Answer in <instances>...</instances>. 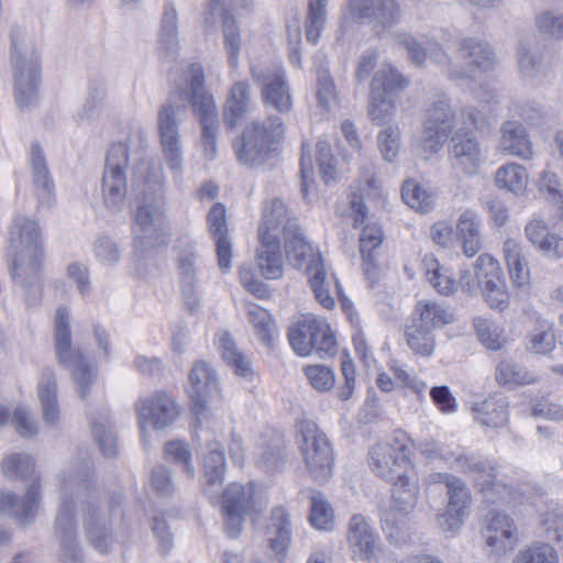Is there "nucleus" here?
<instances>
[{"label":"nucleus","instance_id":"nucleus-36","mask_svg":"<svg viewBox=\"0 0 563 563\" xmlns=\"http://www.w3.org/2000/svg\"><path fill=\"white\" fill-rule=\"evenodd\" d=\"M528 241L544 256L560 258L563 256V238L549 231L540 218L531 219L525 227Z\"/></svg>","mask_w":563,"mask_h":563},{"label":"nucleus","instance_id":"nucleus-14","mask_svg":"<svg viewBox=\"0 0 563 563\" xmlns=\"http://www.w3.org/2000/svg\"><path fill=\"white\" fill-rule=\"evenodd\" d=\"M165 195L163 184H147L136 211V222L140 228L139 238L144 244L154 246L153 240H158L164 233L166 221L164 217Z\"/></svg>","mask_w":563,"mask_h":563},{"label":"nucleus","instance_id":"nucleus-56","mask_svg":"<svg viewBox=\"0 0 563 563\" xmlns=\"http://www.w3.org/2000/svg\"><path fill=\"white\" fill-rule=\"evenodd\" d=\"M406 341L410 350L421 356H430L435 346L433 332L412 322L406 329Z\"/></svg>","mask_w":563,"mask_h":563},{"label":"nucleus","instance_id":"nucleus-62","mask_svg":"<svg viewBox=\"0 0 563 563\" xmlns=\"http://www.w3.org/2000/svg\"><path fill=\"white\" fill-rule=\"evenodd\" d=\"M497 467H494V475L492 478L487 481V483L483 482L479 486L481 490L484 493L485 498L492 503H511L515 500V489L511 485L505 484L501 481L497 479Z\"/></svg>","mask_w":563,"mask_h":563},{"label":"nucleus","instance_id":"nucleus-39","mask_svg":"<svg viewBox=\"0 0 563 563\" xmlns=\"http://www.w3.org/2000/svg\"><path fill=\"white\" fill-rule=\"evenodd\" d=\"M10 244L20 253L43 252L37 223L23 216L15 217L10 231Z\"/></svg>","mask_w":563,"mask_h":563},{"label":"nucleus","instance_id":"nucleus-12","mask_svg":"<svg viewBox=\"0 0 563 563\" xmlns=\"http://www.w3.org/2000/svg\"><path fill=\"white\" fill-rule=\"evenodd\" d=\"M251 76L261 88L263 103L278 113H288L292 109L294 99L286 70L279 63L265 68L251 67Z\"/></svg>","mask_w":563,"mask_h":563},{"label":"nucleus","instance_id":"nucleus-43","mask_svg":"<svg viewBox=\"0 0 563 563\" xmlns=\"http://www.w3.org/2000/svg\"><path fill=\"white\" fill-rule=\"evenodd\" d=\"M287 461L285 440L279 434H274L265 441L255 456L256 466L267 474L282 472Z\"/></svg>","mask_w":563,"mask_h":563},{"label":"nucleus","instance_id":"nucleus-17","mask_svg":"<svg viewBox=\"0 0 563 563\" xmlns=\"http://www.w3.org/2000/svg\"><path fill=\"white\" fill-rule=\"evenodd\" d=\"M43 252L20 253L11 271L15 284L24 289L26 309H36L42 302Z\"/></svg>","mask_w":563,"mask_h":563},{"label":"nucleus","instance_id":"nucleus-38","mask_svg":"<svg viewBox=\"0 0 563 563\" xmlns=\"http://www.w3.org/2000/svg\"><path fill=\"white\" fill-rule=\"evenodd\" d=\"M267 536L272 551L283 562L291 541L290 516L285 508L276 507L272 510Z\"/></svg>","mask_w":563,"mask_h":563},{"label":"nucleus","instance_id":"nucleus-24","mask_svg":"<svg viewBox=\"0 0 563 563\" xmlns=\"http://www.w3.org/2000/svg\"><path fill=\"white\" fill-rule=\"evenodd\" d=\"M347 542L353 554L362 561L376 563L382 554L379 536L362 515H354L351 518Z\"/></svg>","mask_w":563,"mask_h":563},{"label":"nucleus","instance_id":"nucleus-30","mask_svg":"<svg viewBox=\"0 0 563 563\" xmlns=\"http://www.w3.org/2000/svg\"><path fill=\"white\" fill-rule=\"evenodd\" d=\"M208 231L214 240L218 264L223 272L231 268L232 244L229 238L227 210L223 203H214L207 216Z\"/></svg>","mask_w":563,"mask_h":563},{"label":"nucleus","instance_id":"nucleus-32","mask_svg":"<svg viewBox=\"0 0 563 563\" xmlns=\"http://www.w3.org/2000/svg\"><path fill=\"white\" fill-rule=\"evenodd\" d=\"M394 40L399 46L404 47L408 52L410 60L417 66L422 65L427 57L431 58L437 64L444 66L448 74L451 66H456V64L451 62L448 54L437 42L428 41L427 46L423 47L411 34L407 32L395 33Z\"/></svg>","mask_w":563,"mask_h":563},{"label":"nucleus","instance_id":"nucleus-33","mask_svg":"<svg viewBox=\"0 0 563 563\" xmlns=\"http://www.w3.org/2000/svg\"><path fill=\"white\" fill-rule=\"evenodd\" d=\"M30 164L34 192L41 206L49 207L54 200L55 186L41 145H31Z\"/></svg>","mask_w":563,"mask_h":563},{"label":"nucleus","instance_id":"nucleus-52","mask_svg":"<svg viewBox=\"0 0 563 563\" xmlns=\"http://www.w3.org/2000/svg\"><path fill=\"white\" fill-rule=\"evenodd\" d=\"M409 85V79L402 76L394 66L384 65L374 74L371 87L380 90L386 96L398 95Z\"/></svg>","mask_w":563,"mask_h":563},{"label":"nucleus","instance_id":"nucleus-9","mask_svg":"<svg viewBox=\"0 0 563 563\" xmlns=\"http://www.w3.org/2000/svg\"><path fill=\"white\" fill-rule=\"evenodd\" d=\"M181 107L168 101L161 106L157 112V130L162 146L163 158L176 181L183 174V146L179 135V114Z\"/></svg>","mask_w":563,"mask_h":563},{"label":"nucleus","instance_id":"nucleus-48","mask_svg":"<svg viewBox=\"0 0 563 563\" xmlns=\"http://www.w3.org/2000/svg\"><path fill=\"white\" fill-rule=\"evenodd\" d=\"M219 350L223 361L230 366L233 372L245 379H251L254 375V369L250 357L240 351L228 332H223L219 338Z\"/></svg>","mask_w":563,"mask_h":563},{"label":"nucleus","instance_id":"nucleus-8","mask_svg":"<svg viewBox=\"0 0 563 563\" xmlns=\"http://www.w3.org/2000/svg\"><path fill=\"white\" fill-rule=\"evenodd\" d=\"M289 343L300 356L316 352L320 357L335 353V340L329 324L313 317H306L289 328Z\"/></svg>","mask_w":563,"mask_h":563},{"label":"nucleus","instance_id":"nucleus-20","mask_svg":"<svg viewBox=\"0 0 563 563\" xmlns=\"http://www.w3.org/2000/svg\"><path fill=\"white\" fill-rule=\"evenodd\" d=\"M189 383L190 410L200 422L207 417L209 399L219 394L216 371L207 362L198 361L189 372Z\"/></svg>","mask_w":563,"mask_h":563},{"label":"nucleus","instance_id":"nucleus-44","mask_svg":"<svg viewBox=\"0 0 563 563\" xmlns=\"http://www.w3.org/2000/svg\"><path fill=\"white\" fill-rule=\"evenodd\" d=\"M455 321L454 313L445 306L435 301H418L413 311L412 322L434 331Z\"/></svg>","mask_w":563,"mask_h":563},{"label":"nucleus","instance_id":"nucleus-64","mask_svg":"<svg viewBox=\"0 0 563 563\" xmlns=\"http://www.w3.org/2000/svg\"><path fill=\"white\" fill-rule=\"evenodd\" d=\"M517 563H558L555 550L549 543H536L521 551Z\"/></svg>","mask_w":563,"mask_h":563},{"label":"nucleus","instance_id":"nucleus-3","mask_svg":"<svg viewBox=\"0 0 563 563\" xmlns=\"http://www.w3.org/2000/svg\"><path fill=\"white\" fill-rule=\"evenodd\" d=\"M285 132L280 117L254 120L246 125L233 142L235 157L240 164L256 167L274 158Z\"/></svg>","mask_w":563,"mask_h":563},{"label":"nucleus","instance_id":"nucleus-15","mask_svg":"<svg viewBox=\"0 0 563 563\" xmlns=\"http://www.w3.org/2000/svg\"><path fill=\"white\" fill-rule=\"evenodd\" d=\"M393 506L382 518L383 529L388 537H396L406 526V515L416 507L419 497L417 481L408 473L402 478L390 482Z\"/></svg>","mask_w":563,"mask_h":563},{"label":"nucleus","instance_id":"nucleus-18","mask_svg":"<svg viewBox=\"0 0 563 563\" xmlns=\"http://www.w3.org/2000/svg\"><path fill=\"white\" fill-rule=\"evenodd\" d=\"M346 14L354 22L373 23L380 34L400 21L401 10L397 0H349Z\"/></svg>","mask_w":563,"mask_h":563},{"label":"nucleus","instance_id":"nucleus-11","mask_svg":"<svg viewBox=\"0 0 563 563\" xmlns=\"http://www.w3.org/2000/svg\"><path fill=\"white\" fill-rule=\"evenodd\" d=\"M454 128V112L446 93L435 96L426 111L420 144L424 152L437 153L449 140Z\"/></svg>","mask_w":563,"mask_h":563},{"label":"nucleus","instance_id":"nucleus-47","mask_svg":"<svg viewBox=\"0 0 563 563\" xmlns=\"http://www.w3.org/2000/svg\"><path fill=\"white\" fill-rule=\"evenodd\" d=\"M475 419L483 426L496 429L508 422V401L506 398L488 397L473 407Z\"/></svg>","mask_w":563,"mask_h":563},{"label":"nucleus","instance_id":"nucleus-50","mask_svg":"<svg viewBox=\"0 0 563 563\" xmlns=\"http://www.w3.org/2000/svg\"><path fill=\"white\" fill-rule=\"evenodd\" d=\"M495 377L500 386L509 388L530 385L538 380L534 372L511 361L500 362L496 367Z\"/></svg>","mask_w":563,"mask_h":563},{"label":"nucleus","instance_id":"nucleus-27","mask_svg":"<svg viewBox=\"0 0 563 563\" xmlns=\"http://www.w3.org/2000/svg\"><path fill=\"white\" fill-rule=\"evenodd\" d=\"M482 533L486 544L497 553L511 550L517 541V526L514 519L503 511H488Z\"/></svg>","mask_w":563,"mask_h":563},{"label":"nucleus","instance_id":"nucleus-49","mask_svg":"<svg viewBox=\"0 0 563 563\" xmlns=\"http://www.w3.org/2000/svg\"><path fill=\"white\" fill-rule=\"evenodd\" d=\"M504 256L512 283L517 287L529 285L530 271L522 254V246L517 241L508 239L504 243Z\"/></svg>","mask_w":563,"mask_h":563},{"label":"nucleus","instance_id":"nucleus-23","mask_svg":"<svg viewBox=\"0 0 563 563\" xmlns=\"http://www.w3.org/2000/svg\"><path fill=\"white\" fill-rule=\"evenodd\" d=\"M478 287L485 301L493 309L504 310L508 305L505 283L500 279L498 262L488 254H482L475 263Z\"/></svg>","mask_w":563,"mask_h":563},{"label":"nucleus","instance_id":"nucleus-13","mask_svg":"<svg viewBox=\"0 0 563 563\" xmlns=\"http://www.w3.org/2000/svg\"><path fill=\"white\" fill-rule=\"evenodd\" d=\"M457 52L464 64L449 68V78L455 81L474 80L477 74L492 70L496 64L490 44L475 37L462 38Z\"/></svg>","mask_w":563,"mask_h":563},{"label":"nucleus","instance_id":"nucleus-35","mask_svg":"<svg viewBox=\"0 0 563 563\" xmlns=\"http://www.w3.org/2000/svg\"><path fill=\"white\" fill-rule=\"evenodd\" d=\"M57 379L53 367H45L37 384V396L42 407L45 424L55 427L60 420V409L57 399Z\"/></svg>","mask_w":563,"mask_h":563},{"label":"nucleus","instance_id":"nucleus-1","mask_svg":"<svg viewBox=\"0 0 563 563\" xmlns=\"http://www.w3.org/2000/svg\"><path fill=\"white\" fill-rule=\"evenodd\" d=\"M10 62L14 73L15 101L25 110L37 99L40 57L25 25L13 24L10 31Z\"/></svg>","mask_w":563,"mask_h":563},{"label":"nucleus","instance_id":"nucleus-10","mask_svg":"<svg viewBox=\"0 0 563 563\" xmlns=\"http://www.w3.org/2000/svg\"><path fill=\"white\" fill-rule=\"evenodd\" d=\"M129 164V151L125 144L114 143L106 155L102 176V196L111 212L121 210L126 196L125 169Z\"/></svg>","mask_w":563,"mask_h":563},{"label":"nucleus","instance_id":"nucleus-19","mask_svg":"<svg viewBox=\"0 0 563 563\" xmlns=\"http://www.w3.org/2000/svg\"><path fill=\"white\" fill-rule=\"evenodd\" d=\"M137 420L145 443L146 424L161 430L173 424L178 415L179 407L165 391L140 398L135 404Z\"/></svg>","mask_w":563,"mask_h":563},{"label":"nucleus","instance_id":"nucleus-31","mask_svg":"<svg viewBox=\"0 0 563 563\" xmlns=\"http://www.w3.org/2000/svg\"><path fill=\"white\" fill-rule=\"evenodd\" d=\"M251 86L247 81L234 82L223 106V122L228 130H234L253 109Z\"/></svg>","mask_w":563,"mask_h":563},{"label":"nucleus","instance_id":"nucleus-21","mask_svg":"<svg viewBox=\"0 0 563 563\" xmlns=\"http://www.w3.org/2000/svg\"><path fill=\"white\" fill-rule=\"evenodd\" d=\"M232 8L231 0H209L205 12V23L210 27L216 26L218 23L222 24L228 63L232 68H235L239 64L241 35L231 14Z\"/></svg>","mask_w":563,"mask_h":563},{"label":"nucleus","instance_id":"nucleus-59","mask_svg":"<svg viewBox=\"0 0 563 563\" xmlns=\"http://www.w3.org/2000/svg\"><path fill=\"white\" fill-rule=\"evenodd\" d=\"M383 242V233L380 228L366 225L360 236V252L365 265H374V260L377 258V250ZM372 269L367 267L369 275Z\"/></svg>","mask_w":563,"mask_h":563},{"label":"nucleus","instance_id":"nucleus-16","mask_svg":"<svg viewBox=\"0 0 563 563\" xmlns=\"http://www.w3.org/2000/svg\"><path fill=\"white\" fill-rule=\"evenodd\" d=\"M54 538L65 563L82 562L84 554L77 536L75 501L66 492L62 496V504L56 514Z\"/></svg>","mask_w":563,"mask_h":563},{"label":"nucleus","instance_id":"nucleus-34","mask_svg":"<svg viewBox=\"0 0 563 563\" xmlns=\"http://www.w3.org/2000/svg\"><path fill=\"white\" fill-rule=\"evenodd\" d=\"M517 68L521 78L531 84L539 85L543 74V53L534 38H523L517 49Z\"/></svg>","mask_w":563,"mask_h":563},{"label":"nucleus","instance_id":"nucleus-28","mask_svg":"<svg viewBox=\"0 0 563 563\" xmlns=\"http://www.w3.org/2000/svg\"><path fill=\"white\" fill-rule=\"evenodd\" d=\"M445 463L457 473L470 476L479 487L483 482L487 483L494 475L496 466L492 461L485 460L462 446H456L453 451L445 453Z\"/></svg>","mask_w":563,"mask_h":563},{"label":"nucleus","instance_id":"nucleus-60","mask_svg":"<svg viewBox=\"0 0 563 563\" xmlns=\"http://www.w3.org/2000/svg\"><path fill=\"white\" fill-rule=\"evenodd\" d=\"M401 198L410 208L426 213L432 209V197L415 180H407L401 188Z\"/></svg>","mask_w":563,"mask_h":563},{"label":"nucleus","instance_id":"nucleus-2","mask_svg":"<svg viewBox=\"0 0 563 563\" xmlns=\"http://www.w3.org/2000/svg\"><path fill=\"white\" fill-rule=\"evenodd\" d=\"M187 84L188 101L194 117L201 130V146L206 159L212 161L217 155V137L219 132V110L216 100L205 85V70L198 63H192L184 74Z\"/></svg>","mask_w":563,"mask_h":563},{"label":"nucleus","instance_id":"nucleus-40","mask_svg":"<svg viewBox=\"0 0 563 563\" xmlns=\"http://www.w3.org/2000/svg\"><path fill=\"white\" fill-rule=\"evenodd\" d=\"M205 483L203 493L208 498H217L222 486L225 472V457L218 442L210 444L208 454L203 461Z\"/></svg>","mask_w":563,"mask_h":563},{"label":"nucleus","instance_id":"nucleus-55","mask_svg":"<svg viewBox=\"0 0 563 563\" xmlns=\"http://www.w3.org/2000/svg\"><path fill=\"white\" fill-rule=\"evenodd\" d=\"M247 317L254 327L257 338L266 346H271L276 332V325L269 311L257 305H250Z\"/></svg>","mask_w":563,"mask_h":563},{"label":"nucleus","instance_id":"nucleus-25","mask_svg":"<svg viewBox=\"0 0 563 563\" xmlns=\"http://www.w3.org/2000/svg\"><path fill=\"white\" fill-rule=\"evenodd\" d=\"M41 501L38 476L34 475L25 497L11 492H0V512L15 519L21 525L34 521Z\"/></svg>","mask_w":563,"mask_h":563},{"label":"nucleus","instance_id":"nucleus-22","mask_svg":"<svg viewBox=\"0 0 563 563\" xmlns=\"http://www.w3.org/2000/svg\"><path fill=\"white\" fill-rule=\"evenodd\" d=\"M406 451L407 448L404 444L399 446L389 443L376 444L369 453L372 471L389 483L402 478L411 470Z\"/></svg>","mask_w":563,"mask_h":563},{"label":"nucleus","instance_id":"nucleus-7","mask_svg":"<svg viewBox=\"0 0 563 563\" xmlns=\"http://www.w3.org/2000/svg\"><path fill=\"white\" fill-rule=\"evenodd\" d=\"M300 450L313 478L327 481L332 475L333 452L327 435L313 421H301L298 427Z\"/></svg>","mask_w":563,"mask_h":563},{"label":"nucleus","instance_id":"nucleus-4","mask_svg":"<svg viewBox=\"0 0 563 563\" xmlns=\"http://www.w3.org/2000/svg\"><path fill=\"white\" fill-rule=\"evenodd\" d=\"M296 222L290 220L286 205L280 199L267 201L263 208V223L258 230L261 246L256 252V262L262 275L267 279H278L284 274L280 242L272 231L282 228L291 231Z\"/></svg>","mask_w":563,"mask_h":563},{"label":"nucleus","instance_id":"nucleus-58","mask_svg":"<svg viewBox=\"0 0 563 563\" xmlns=\"http://www.w3.org/2000/svg\"><path fill=\"white\" fill-rule=\"evenodd\" d=\"M91 433L103 455L114 457L118 453L117 434L113 424L106 418L91 422Z\"/></svg>","mask_w":563,"mask_h":563},{"label":"nucleus","instance_id":"nucleus-51","mask_svg":"<svg viewBox=\"0 0 563 563\" xmlns=\"http://www.w3.org/2000/svg\"><path fill=\"white\" fill-rule=\"evenodd\" d=\"M528 179L529 176L523 166L510 163L503 165L497 169L495 175V185L499 189L519 195L526 190Z\"/></svg>","mask_w":563,"mask_h":563},{"label":"nucleus","instance_id":"nucleus-26","mask_svg":"<svg viewBox=\"0 0 563 563\" xmlns=\"http://www.w3.org/2000/svg\"><path fill=\"white\" fill-rule=\"evenodd\" d=\"M452 165L467 176L478 173L483 162L482 147L474 132L457 131L452 137Z\"/></svg>","mask_w":563,"mask_h":563},{"label":"nucleus","instance_id":"nucleus-6","mask_svg":"<svg viewBox=\"0 0 563 563\" xmlns=\"http://www.w3.org/2000/svg\"><path fill=\"white\" fill-rule=\"evenodd\" d=\"M69 314L66 306H59L55 311L54 352L58 364L71 372L79 397L86 399L95 379V372L80 349L73 345Z\"/></svg>","mask_w":563,"mask_h":563},{"label":"nucleus","instance_id":"nucleus-46","mask_svg":"<svg viewBox=\"0 0 563 563\" xmlns=\"http://www.w3.org/2000/svg\"><path fill=\"white\" fill-rule=\"evenodd\" d=\"M309 283L318 302L325 309L334 307V299L331 296L330 286L334 280L328 276L320 256L313 257L307 266Z\"/></svg>","mask_w":563,"mask_h":563},{"label":"nucleus","instance_id":"nucleus-53","mask_svg":"<svg viewBox=\"0 0 563 563\" xmlns=\"http://www.w3.org/2000/svg\"><path fill=\"white\" fill-rule=\"evenodd\" d=\"M1 470L8 478L31 479L35 471V461L29 454L12 453L3 459Z\"/></svg>","mask_w":563,"mask_h":563},{"label":"nucleus","instance_id":"nucleus-45","mask_svg":"<svg viewBox=\"0 0 563 563\" xmlns=\"http://www.w3.org/2000/svg\"><path fill=\"white\" fill-rule=\"evenodd\" d=\"M221 507L236 510V512H256L255 486L252 483L247 486L230 484L222 493Z\"/></svg>","mask_w":563,"mask_h":563},{"label":"nucleus","instance_id":"nucleus-57","mask_svg":"<svg viewBox=\"0 0 563 563\" xmlns=\"http://www.w3.org/2000/svg\"><path fill=\"white\" fill-rule=\"evenodd\" d=\"M395 101L380 90L371 87L368 115L377 125L387 123L394 115Z\"/></svg>","mask_w":563,"mask_h":563},{"label":"nucleus","instance_id":"nucleus-54","mask_svg":"<svg viewBox=\"0 0 563 563\" xmlns=\"http://www.w3.org/2000/svg\"><path fill=\"white\" fill-rule=\"evenodd\" d=\"M328 0H309L308 14L305 22L306 38L317 44L327 20Z\"/></svg>","mask_w":563,"mask_h":563},{"label":"nucleus","instance_id":"nucleus-37","mask_svg":"<svg viewBox=\"0 0 563 563\" xmlns=\"http://www.w3.org/2000/svg\"><path fill=\"white\" fill-rule=\"evenodd\" d=\"M197 254L186 252L178 257V275L185 305L190 311L199 306V278L196 265Z\"/></svg>","mask_w":563,"mask_h":563},{"label":"nucleus","instance_id":"nucleus-41","mask_svg":"<svg viewBox=\"0 0 563 563\" xmlns=\"http://www.w3.org/2000/svg\"><path fill=\"white\" fill-rule=\"evenodd\" d=\"M456 240L467 257H473L482 249L481 218L474 210H465L456 222Z\"/></svg>","mask_w":563,"mask_h":563},{"label":"nucleus","instance_id":"nucleus-5","mask_svg":"<svg viewBox=\"0 0 563 563\" xmlns=\"http://www.w3.org/2000/svg\"><path fill=\"white\" fill-rule=\"evenodd\" d=\"M92 475L91 460L84 456L77 462V466L69 471L67 483L70 487L73 485L78 487V497L85 493L86 498H93L97 489ZM82 506L85 511L84 526L89 543L98 552L108 553L114 539L106 516L101 515L99 507L88 499L82 501Z\"/></svg>","mask_w":563,"mask_h":563},{"label":"nucleus","instance_id":"nucleus-42","mask_svg":"<svg viewBox=\"0 0 563 563\" xmlns=\"http://www.w3.org/2000/svg\"><path fill=\"white\" fill-rule=\"evenodd\" d=\"M500 150L512 156L529 159L532 156L531 143L525 125L519 121H507L501 126Z\"/></svg>","mask_w":563,"mask_h":563},{"label":"nucleus","instance_id":"nucleus-29","mask_svg":"<svg viewBox=\"0 0 563 563\" xmlns=\"http://www.w3.org/2000/svg\"><path fill=\"white\" fill-rule=\"evenodd\" d=\"M179 48L178 13L173 3H166L157 32V56L162 62L174 63L179 56Z\"/></svg>","mask_w":563,"mask_h":563},{"label":"nucleus","instance_id":"nucleus-63","mask_svg":"<svg viewBox=\"0 0 563 563\" xmlns=\"http://www.w3.org/2000/svg\"><path fill=\"white\" fill-rule=\"evenodd\" d=\"M479 342L489 350L497 351L505 343L498 327L487 319L477 317L473 321Z\"/></svg>","mask_w":563,"mask_h":563},{"label":"nucleus","instance_id":"nucleus-61","mask_svg":"<svg viewBox=\"0 0 563 563\" xmlns=\"http://www.w3.org/2000/svg\"><path fill=\"white\" fill-rule=\"evenodd\" d=\"M317 76V90L316 96L318 104L321 108L328 109L336 100V89L333 78L327 67H316Z\"/></svg>","mask_w":563,"mask_h":563}]
</instances>
